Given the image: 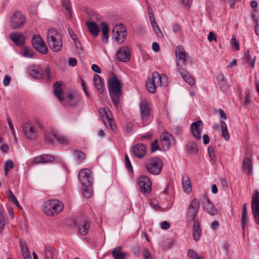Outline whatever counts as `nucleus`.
Listing matches in <instances>:
<instances>
[{
	"instance_id": "nucleus-1",
	"label": "nucleus",
	"mask_w": 259,
	"mask_h": 259,
	"mask_svg": "<svg viewBox=\"0 0 259 259\" xmlns=\"http://www.w3.org/2000/svg\"><path fill=\"white\" fill-rule=\"evenodd\" d=\"M122 84L120 80L113 75L108 80L109 92L112 102L115 106H117L121 93Z\"/></svg>"
},
{
	"instance_id": "nucleus-2",
	"label": "nucleus",
	"mask_w": 259,
	"mask_h": 259,
	"mask_svg": "<svg viewBox=\"0 0 259 259\" xmlns=\"http://www.w3.org/2000/svg\"><path fill=\"white\" fill-rule=\"evenodd\" d=\"M42 208L46 215L56 216L63 210L64 204L58 199H51L44 202Z\"/></svg>"
},
{
	"instance_id": "nucleus-3",
	"label": "nucleus",
	"mask_w": 259,
	"mask_h": 259,
	"mask_svg": "<svg viewBox=\"0 0 259 259\" xmlns=\"http://www.w3.org/2000/svg\"><path fill=\"white\" fill-rule=\"evenodd\" d=\"M47 41L51 49L54 52H59L62 49V41L60 32L56 29L51 28L48 30Z\"/></svg>"
},
{
	"instance_id": "nucleus-4",
	"label": "nucleus",
	"mask_w": 259,
	"mask_h": 259,
	"mask_svg": "<svg viewBox=\"0 0 259 259\" xmlns=\"http://www.w3.org/2000/svg\"><path fill=\"white\" fill-rule=\"evenodd\" d=\"M163 162L158 157H153L149 159L145 163V167L147 170L150 174L154 175H159L162 170Z\"/></svg>"
},
{
	"instance_id": "nucleus-5",
	"label": "nucleus",
	"mask_w": 259,
	"mask_h": 259,
	"mask_svg": "<svg viewBox=\"0 0 259 259\" xmlns=\"http://www.w3.org/2000/svg\"><path fill=\"white\" fill-rule=\"evenodd\" d=\"M176 57V68L178 71H184V67L186 65V58L188 57L184 48L181 46L176 47L175 50Z\"/></svg>"
},
{
	"instance_id": "nucleus-6",
	"label": "nucleus",
	"mask_w": 259,
	"mask_h": 259,
	"mask_svg": "<svg viewBox=\"0 0 259 259\" xmlns=\"http://www.w3.org/2000/svg\"><path fill=\"white\" fill-rule=\"evenodd\" d=\"M112 38L118 43L122 44L127 35L126 28L122 24H116L112 29Z\"/></svg>"
},
{
	"instance_id": "nucleus-7",
	"label": "nucleus",
	"mask_w": 259,
	"mask_h": 259,
	"mask_svg": "<svg viewBox=\"0 0 259 259\" xmlns=\"http://www.w3.org/2000/svg\"><path fill=\"white\" fill-rule=\"evenodd\" d=\"M25 23V17L20 12H16L11 17L10 26L13 29L23 27Z\"/></svg>"
},
{
	"instance_id": "nucleus-8",
	"label": "nucleus",
	"mask_w": 259,
	"mask_h": 259,
	"mask_svg": "<svg viewBox=\"0 0 259 259\" xmlns=\"http://www.w3.org/2000/svg\"><path fill=\"white\" fill-rule=\"evenodd\" d=\"M31 43L33 48L40 53L46 54L48 52V49L39 35H34L32 37Z\"/></svg>"
},
{
	"instance_id": "nucleus-9",
	"label": "nucleus",
	"mask_w": 259,
	"mask_h": 259,
	"mask_svg": "<svg viewBox=\"0 0 259 259\" xmlns=\"http://www.w3.org/2000/svg\"><path fill=\"white\" fill-rule=\"evenodd\" d=\"M199 201L194 199L191 202L188 208L187 218L189 221H196L195 218L199 208Z\"/></svg>"
},
{
	"instance_id": "nucleus-10",
	"label": "nucleus",
	"mask_w": 259,
	"mask_h": 259,
	"mask_svg": "<svg viewBox=\"0 0 259 259\" xmlns=\"http://www.w3.org/2000/svg\"><path fill=\"white\" fill-rule=\"evenodd\" d=\"M251 209L255 222L259 225V193L257 191L252 197Z\"/></svg>"
},
{
	"instance_id": "nucleus-11",
	"label": "nucleus",
	"mask_w": 259,
	"mask_h": 259,
	"mask_svg": "<svg viewBox=\"0 0 259 259\" xmlns=\"http://www.w3.org/2000/svg\"><path fill=\"white\" fill-rule=\"evenodd\" d=\"M23 132L29 139L35 140L37 136V132L34 125L31 122H26L23 126Z\"/></svg>"
},
{
	"instance_id": "nucleus-12",
	"label": "nucleus",
	"mask_w": 259,
	"mask_h": 259,
	"mask_svg": "<svg viewBox=\"0 0 259 259\" xmlns=\"http://www.w3.org/2000/svg\"><path fill=\"white\" fill-rule=\"evenodd\" d=\"M203 127V122L198 120L193 122L190 126V131L193 136L197 140L201 139V133Z\"/></svg>"
},
{
	"instance_id": "nucleus-13",
	"label": "nucleus",
	"mask_w": 259,
	"mask_h": 259,
	"mask_svg": "<svg viewBox=\"0 0 259 259\" xmlns=\"http://www.w3.org/2000/svg\"><path fill=\"white\" fill-rule=\"evenodd\" d=\"M141 191L144 193H149L151 190V182L150 179L146 176H141L138 180Z\"/></svg>"
},
{
	"instance_id": "nucleus-14",
	"label": "nucleus",
	"mask_w": 259,
	"mask_h": 259,
	"mask_svg": "<svg viewBox=\"0 0 259 259\" xmlns=\"http://www.w3.org/2000/svg\"><path fill=\"white\" fill-rule=\"evenodd\" d=\"M151 79L157 87L161 86L165 87L168 83L167 76L165 75H160L157 72L153 73Z\"/></svg>"
},
{
	"instance_id": "nucleus-15",
	"label": "nucleus",
	"mask_w": 259,
	"mask_h": 259,
	"mask_svg": "<svg viewBox=\"0 0 259 259\" xmlns=\"http://www.w3.org/2000/svg\"><path fill=\"white\" fill-rule=\"evenodd\" d=\"M201 201L203 204L204 209L207 213L212 215L217 214V209L215 208L213 204L208 197L203 196L201 199Z\"/></svg>"
},
{
	"instance_id": "nucleus-16",
	"label": "nucleus",
	"mask_w": 259,
	"mask_h": 259,
	"mask_svg": "<svg viewBox=\"0 0 259 259\" xmlns=\"http://www.w3.org/2000/svg\"><path fill=\"white\" fill-rule=\"evenodd\" d=\"M78 178L83 186L88 187L92 185V178L90 176L89 172L86 170H81L79 171Z\"/></svg>"
},
{
	"instance_id": "nucleus-17",
	"label": "nucleus",
	"mask_w": 259,
	"mask_h": 259,
	"mask_svg": "<svg viewBox=\"0 0 259 259\" xmlns=\"http://www.w3.org/2000/svg\"><path fill=\"white\" fill-rule=\"evenodd\" d=\"M117 58L118 60L122 62H127L130 59V49L127 47H123L117 52Z\"/></svg>"
},
{
	"instance_id": "nucleus-18",
	"label": "nucleus",
	"mask_w": 259,
	"mask_h": 259,
	"mask_svg": "<svg viewBox=\"0 0 259 259\" xmlns=\"http://www.w3.org/2000/svg\"><path fill=\"white\" fill-rule=\"evenodd\" d=\"M132 151L136 157L142 158L146 153V148L143 144H137L132 147Z\"/></svg>"
},
{
	"instance_id": "nucleus-19",
	"label": "nucleus",
	"mask_w": 259,
	"mask_h": 259,
	"mask_svg": "<svg viewBox=\"0 0 259 259\" xmlns=\"http://www.w3.org/2000/svg\"><path fill=\"white\" fill-rule=\"evenodd\" d=\"M76 223L78 225V232L82 235H86L90 228V224L85 218H81L76 221Z\"/></svg>"
},
{
	"instance_id": "nucleus-20",
	"label": "nucleus",
	"mask_w": 259,
	"mask_h": 259,
	"mask_svg": "<svg viewBox=\"0 0 259 259\" xmlns=\"http://www.w3.org/2000/svg\"><path fill=\"white\" fill-rule=\"evenodd\" d=\"M160 138L163 149L165 151L168 150L170 147V142L173 139V137L168 133H163L161 135Z\"/></svg>"
},
{
	"instance_id": "nucleus-21",
	"label": "nucleus",
	"mask_w": 259,
	"mask_h": 259,
	"mask_svg": "<svg viewBox=\"0 0 259 259\" xmlns=\"http://www.w3.org/2000/svg\"><path fill=\"white\" fill-rule=\"evenodd\" d=\"M140 109L142 119L143 120L147 119L151 111L148 103L145 101H142L140 104Z\"/></svg>"
},
{
	"instance_id": "nucleus-22",
	"label": "nucleus",
	"mask_w": 259,
	"mask_h": 259,
	"mask_svg": "<svg viewBox=\"0 0 259 259\" xmlns=\"http://www.w3.org/2000/svg\"><path fill=\"white\" fill-rule=\"evenodd\" d=\"M94 83L98 92L100 94H103L105 90L104 82L99 75H94Z\"/></svg>"
},
{
	"instance_id": "nucleus-23",
	"label": "nucleus",
	"mask_w": 259,
	"mask_h": 259,
	"mask_svg": "<svg viewBox=\"0 0 259 259\" xmlns=\"http://www.w3.org/2000/svg\"><path fill=\"white\" fill-rule=\"evenodd\" d=\"M51 135L53 136L61 144H66L70 143L69 139L66 136L63 135L55 130H52Z\"/></svg>"
},
{
	"instance_id": "nucleus-24",
	"label": "nucleus",
	"mask_w": 259,
	"mask_h": 259,
	"mask_svg": "<svg viewBox=\"0 0 259 259\" xmlns=\"http://www.w3.org/2000/svg\"><path fill=\"white\" fill-rule=\"evenodd\" d=\"M54 160V158L51 155H41L35 157L33 163H45L47 162H50Z\"/></svg>"
},
{
	"instance_id": "nucleus-25",
	"label": "nucleus",
	"mask_w": 259,
	"mask_h": 259,
	"mask_svg": "<svg viewBox=\"0 0 259 259\" xmlns=\"http://www.w3.org/2000/svg\"><path fill=\"white\" fill-rule=\"evenodd\" d=\"M10 37L17 45H21L25 42L24 37L20 33H12L10 34Z\"/></svg>"
},
{
	"instance_id": "nucleus-26",
	"label": "nucleus",
	"mask_w": 259,
	"mask_h": 259,
	"mask_svg": "<svg viewBox=\"0 0 259 259\" xmlns=\"http://www.w3.org/2000/svg\"><path fill=\"white\" fill-rule=\"evenodd\" d=\"M29 74L35 78H40L42 77V73L39 66L33 65L29 68Z\"/></svg>"
},
{
	"instance_id": "nucleus-27",
	"label": "nucleus",
	"mask_w": 259,
	"mask_h": 259,
	"mask_svg": "<svg viewBox=\"0 0 259 259\" xmlns=\"http://www.w3.org/2000/svg\"><path fill=\"white\" fill-rule=\"evenodd\" d=\"M178 72L180 73L185 81L188 83L190 85L192 86L195 84V79L185 69H184V71L180 70Z\"/></svg>"
},
{
	"instance_id": "nucleus-28",
	"label": "nucleus",
	"mask_w": 259,
	"mask_h": 259,
	"mask_svg": "<svg viewBox=\"0 0 259 259\" xmlns=\"http://www.w3.org/2000/svg\"><path fill=\"white\" fill-rule=\"evenodd\" d=\"M182 185L184 190L186 193L189 194L191 192V184L188 176L184 175L183 176Z\"/></svg>"
},
{
	"instance_id": "nucleus-29",
	"label": "nucleus",
	"mask_w": 259,
	"mask_h": 259,
	"mask_svg": "<svg viewBox=\"0 0 259 259\" xmlns=\"http://www.w3.org/2000/svg\"><path fill=\"white\" fill-rule=\"evenodd\" d=\"M20 245L22 254L24 259H31L30 252L28 248L26 243L22 240H20Z\"/></svg>"
},
{
	"instance_id": "nucleus-30",
	"label": "nucleus",
	"mask_w": 259,
	"mask_h": 259,
	"mask_svg": "<svg viewBox=\"0 0 259 259\" xmlns=\"http://www.w3.org/2000/svg\"><path fill=\"white\" fill-rule=\"evenodd\" d=\"M66 100L70 106L74 107L78 104L80 98L77 95L69 94L66 97Z\"/></svg>"
},
{
	"instance_id": "nucleus-31",
	"label": "nucleus",
	"mask_w": 259,
	"mask_h": 259,
	"mask_svg": "<svg viewBox=\"0 0 259 259\" xmlns=\"http://www.w3.org/2000/svg\"><path fill=\"white\" fill-rule=\"evenodd\" d=\"M54 93L60 101L63 100L64 98L61 96L63 93V89L62 84L60 82L57 81L54 84Z\"/></svg>"
},
{
	"instance_id": "nucleus-32",
	"label": "nucleus",
	"mask_w": 259,
	"mask_h": 259,
	"mask_svg": "<svg viewBox=\"0 0 259 259\" xmlns=\"http://www.w3.org/2000/svg\"><path fill=\"white\" fill-rule=\"evenodd\" d=\"M87 25L91 33L95 37L97 36L100 31L97 24L95 22L88 21L87 22Z\"/></svg>"
},
{
	"instance_id": "nucleus-33",
	"label": "nucleus",
	"mask_w": 259,
	"mask_h": 259,
	"mask_svg": "<svg viewBox=\"0 0 259 259\" xmlns=\"http://www.w3.org/2000/svg\"><path fill=\"white\" fill-rule=\"evenodd\" d=\"M101 30L103 33L102 35V40L105 44H106L108 40V32H109V26L105 22H102L101 23Z\"/></svg>"
},
{
	"instance_id": "nucleus-34",
	"label": "nucleus",
	"mask_w": 259,
	"mask_h": 259,
	"mask_svg": "<svg viewBox=\"0 0 259 259\" xmlns=\"http://www.w3.org/2000/svg\"><path fill=\"white\" fill-rule=\"evenodd\" d=\"M122 248L121 246H118L112 250V254L115 259H125L126 253L121 251Z\"/></svg>"
},
{
	"instance_id": "nucleus-35",
	"label": "nucleus",
	"mask_w": 259,
	"mask_h": 259,
	"mask_svg": "<svg viewBox=\"0 0 259 259\" xmlns=\"http://www.w3.org/2000/svg\"><path fill=\"white\" fill-rule=\"evenodd\" d=\"M201 232L198 222L194 221L193 236L195 241H198L200 239Z\"/></svg>"
},
{
	"instance_id": "nucleus-36",
	"label": "nucleus",
	"mask_w": 259,
	"mask_h": 259,
	"mask_svg": "<svg viewBox=\"0 0 259 259\" xmlns=\"http://www.w3.org/2000/svg\"><path fill=\"white\" fill-rule=\"evenodd\" d=\"M186 150L188 153L192 155H197L198 151L196 143L193 142H190L187 144Z\"/></svg>"
},
{
	"instance_id": "nucleus-37",
	"label": "nucleus",
	"mask_w": 259,
	"mask_h": 259,
	"mask_svg": "<svg viewBox=\"0 0 259 259\" xmlns=\"http://www.w3.org/2000/svg\"><path fill=\"white\" fill-rule=\"evenodd\" d=\"M217 79L219 84L223 91H226L228 89L227 81L224 75L222 73H219L217 76Z\"/></svg>"
},
{
	"instance_id": "nucleus-38",
	"label": "nucleus",
	"mask_w": 259,
	"mask_h": 259,
	"mask_svg": "<svg viewBox=\"0 0 259 259\" xmlns=\"http://www.w3.org/2000/svg\"><path fill=\"white\" fill-rule=\"evenodd\" d=\"M243 168L247 171L248 175L252 174V165L250 158L245 157L243 161Z\"/></svg>"
},
{
	"instance_id": "nucleus-39",
	"label": "nucleus",
	"mask_w": 259,
	"mask_h": 259,
	"mask_svg": "<svg viewBox=\"0 0 259 259\" xmlns=\"http://www.w3.org/2000/svg\"><path fill=\"white\" fill-rule=\"evenodd\" d=\"M221 126L222 128V135L226 141H228L230 138V135L227 131V124L225 122L222 121L221 122Z\"/></svg>"
},
{
	"instance_id": "nucleus-40",
	"label": "nucleus",
	"mask_w": 259,
	"mask_h": 259,
	"mask_svg": "<svg viewBox=\"0 0 259 259\" xmlns=\"http://www.w3.org/2000/svg\"><path fill=\"white\" fill-rule=\"evenodd\" d=\"M103 121L107 128H111L114 131L115 124L113 120L111 118L110 115H107L106 119H103Z\"/></svg>"
},
{
	"instance_id": "nucleus-41",
	"label": "nucleus",
	"mask_w": 259,
	"mask_h": 259,
	"mask_svg": "<svg viewBox=\"0 0 259 259\" xmlns=\"http://www.w3.org/2000/svg\"><path fill=\"white\" fill-rule=\"evenodd\" d=\"M153 28V31H154L155 34L158 37L161 38L163 37L162 33L161 32L160 29H159L157 23L156 21L150 23Z\"/></svg>"
},
{
	"instance_id": "nucleus-42",
	"label": "nucleus",
	"mask_w": 259,
	"mask_h": 259,
	"mask_svg": "<svg viewBox=\"0 0 259 259\" xmlns=\"http://www.w3.org/2000/svg\"><path fill=\"white\" fill-rule=\"evenodd\" d=\"M146 87L148 91L151 93H154L156 91L157 86L155 84L151 79H149L146 83Z\"/></svg>"
},
{
	"instance_id": "nucleus-43",
	"label": "nucleus",
	"mask_w": 259,
	"mask_h": 259,
	"mask_svg": "<svg viewBox=\"0 0 259 259\" xmlns=\"http://www.w3.org/2000/svg\"><path fill=\"white\" fill-rule=\"evenodd\" d=\"M8 196L10 199H11L14 203L17 206V207L19 209H22L21 206L19 204V203L17 199V198L15 196L11 190H9L8 191Z\"/></svg>"
},
{
	"instance_id": "nucleus-44",
	"label": "nucleus",
	"mask_w": 259,
	"mask_h": 259,
	"mask_svg": "<svg viewBox=\"0 0 259 259\" xmlns=\"http://www.w3.org/2000/svg\"><path fill=\"white\" fill-rule=\"evenodd\" d=\"M62 5L66 9V11L68 14L69 16V17L71 18L72 14H71V4L69 0H63L62 1Z\"/></svg>"
},
{
	"instance_id": "nucleus-45",
	"label": "nucleus",
	"mask_w": 259,
	"mask_h": 259,
	"mask_svg": "<svg viewBox=\"0 0 259 259\" xmlns=\"http://www.w3.org/2000/svg\"><path fill=\"white\" fill-rule=\"evenodd\" d=\"M187 256L190 259H203L202 257L199 256L197 253L193 249L188 250Z\"/></svg>"
},
{
	"instance_id": "nucleus-46",
	"label": "nucleus",
	"mask_w": 259,
	"mask_h": 259,
	"mask_svg": "<svg viewBox=\"0 0 259 259\" xmlns=\"http://www.w3.org/2000/svg\"><path fill=\"white\" fill-rule=\"evenodd\" d=\"M14 167L13 162L11 160H7L5 164V175L7 176L9 170Z\"/></svg>"
},
{
	"instance_id": "nucleus-47",
	"label": "nucleus",
	"mask_w": 259,
	"mask_h": 259,
	"mask_svg": "<svg viewBox=\"0 0 259 259\" xmlns=\"http://www.w3.org/2000/svg\"><path fill=\"white\" fill-rule=\"evenodd\" d=\"M45 259H54V251L52 248L47 247L45 251Z\"/></svg>"
},
{
	"instance_id": "nucleus-48",
	"label": "nucleus",
	"mask_w": 259,
	"mask_h": 259,
	"mask_svg": "<svg viewBox=\"0 0 259 259\" xmlns=\"http://www.w3.org/2000/svg\"><path fill=\"white\" fill-rule=\"evenodd\" d=\"M22 55L24 57L31 58L33 57L34 53L31 49L25 48L23 50Z\"/></svg>"
},
{
	"instance_id": "nucleus-49",
	"label": "nucleus",
	"mask_w": 259,
	"mask_h": 259,
	"mask_svg": "<svg viewBox=\"0 0 259 259\" xmlns=\"http://www.w3.org/2000/svg\"><path fill=\"white\" fill-rule=\"evenodd\" d=\"M74 156H75L77 160L79 161H82L85 158L84 153L79 150H75L74 152Z\"/></svg>"
},
{
	"instance_id": "nucleus-50",
	"label": "nucleus",
	"mask_w": 259,
	"mask_h": 259,
	"mask_svg": "<svg viewBox=\"0 0 259 259\" xmlns=\"http://www.w3.org/2000/svg\"><path fill=\"white\" fill-rule=\"evenodd\" d=\"M44 140H45V142L53 145V142L52 139L51 138V137L50 136L49 133H48L47 131H44Z\"/></svg>"
},
{
	"instance_id": "nucleus-51",
	"label": "nucleus",
	"mask_w": 259,
	"mask_h": 259,
	"mask_svg": "<svg viewBox=\"0 0 259 259\" xmlns=\"http://www.w3.org/2000/svg\"><path fill=\"white\" fill-rule=\"evenodd\" d=\"M248 221V213H242L241 224H242V229H244L245 223L247 222Z\"/></svg>"
},
{
	"instance_id": "nucleus-52",
	"label": "nucleus",
	"mask_w": 259,
	"mask_h": 259,
	"mask_svg": "<svg viewBox=\"0 0 259 259\" xmlns=\"http://www.w3.org/2000/svg\"><path fill=\"white\" fill-rule=\"evenodd\" d=\"M5 218L3 214L0 212V233H2L5 226Z\"/></svg>"
},
{
	"instance_id": "nucleus-53",
	"label": "nucleus",
	"mask_w": 259,
	"mask_h": 259,
	"mask_svg": "<svg viewBox=\"0 0 259 259\" xmlns=\"http://www.w3.org/2000/svg\"><path fill=\"white\" fill-rule=\"evenodd\" d=\"M100 114L102 116L103 119H106L107 115H110L109 111H107L105 109L101 108L99 109Z\"/></svg>"
},
{
	"instance_id": "nucleus-54",
	"label": "nucleus",
	"mask_w": 259,
	"mask_h": 259,
	"mask_svg": "<svg viewBox=\"0 0 259 259\" xmlns=\"http://www.w3.org/2000/svg\"><path fill=\"white\" fill-rule=\"evenodd\" d=\"M0 149L4 152H7L9 149V147L5 144L3 141L2 138L0 137Z\"/></svg>"
},
{
	"instance_id": "nucleus-55",
	"label": "nucleus",
	"mask_w": 259,
	"mask_h": 259,
	"mask_svg": "<svg viewBox=\"0 0 259 259\" xmlns=\"http://www.w3.org/2000/svg\"><path fill=\"white\" fill-rule=\"evenodd\" d=\"M157 150H160V148L158 145V140L156 139L151 144V151L154 152Z\"/></svg>"
},
{
	"instance_id": "nucleus-56",
	"label": "nucleus",
	"mask_w": 259,
	"mask_h": 259,
	"mask_svg": "<svg viewBox=\"0 0 259 259\" xmlns=\"http://www.w3.org/2000/svg\"><path fill=\"white\" fill-rule=\"evenodd\" d=\"M208 152L209 156L210 159L212 161H214L215 158V155L214 153V149L211 147H209L208 149Z\"/></svg>"
},
{
	"instance_id": "nucleus-57",
	"label": "nucleus",
	"mask_w": 259,
	"mask_h": 259,
	"mask_svg": "<svg viewBox=\"0 0 259 259\" xmlns=\"http://www.w3.org/2000/svg\"><path fill=\"white\" fill-rule=\"evenodd\" d=\"M125 164L128 170L132 169V164L127 154L125 156Z\"/></svg>"
},
{
	"instance_id": "nucleus-58",
	"label": "nucleus",
	"mask_w": 259,
	"mask_h": 259,
	"mask_svg": "<svg viewBox=\"0 0 259 259\" xmlns=\"http://www.w3.org/2000/svg\"><path fill=\"white\" fill-rule=\"evenodd\" d=\"M172 31L174 33L177 34L181 32V27L178 24H174L172 27Z\"/></svg>"
},
{
	"instance_id": "nucleus-59",
	"label": "nucleus",
	"mask_w": 259,
	"mask_h": 259,
	"mask_svg": "<svg viewBox=\"0 0 259 259\" xmlns=\"http://www.w3.org/2000/svg\"><path fill=\"white\" fill-rule=\"evenodd\" d=\"M245 99L244 101V104L245 105H248L250 102V95L249 92H246L245 93Z\"/></svg>"
},
{
	"instance_id": "nucleus-60",
	"label": "nucleus",
	"mask_w": 259,
	"mask_h": 259,
	"mask_svg": "<svg viewBox=\"0 0 259 259\" xmlns=\"http://www.w3.org/2000/svg\"><path fill=\"white\" fill-rule=\"evenodd\" d=\"M207 39L210 42L213 40L217 41V36L213 32L210 31L208 35Z\"/></svg>"
},
{
	"instance_id": "nucleus-61",
	"label": "nucleus",
	"mask_w": 259,
	"mask_h": 259,
	"mask_svg": "<svg viewBox=\"0 0 259 259\" xmlns=\"http://www.w3.org/2000/svg\"><path fill=\"white\" fill-rule=\"evenodd\" d=\"M143 254L144 259H152L150 253L148 249H145L143 251Z\"/></svg>"
},
{
	"instance_id": "nucleus-62",
	"label": "nucleus",
	"mask_w": 259,
	"mask_h": 259,
	"mask_svg": "<svg viewBox=\"0 0 259 259\" xmlns=\"http://www.w3.org/2000/svg\"><path fill=\"white\" fill-rule=\"evenodd\" d=\"M231 43L232 45H233L235 47V48L237 50H239V45L238 43L237 42L236 39L235 37H233L231 39Z\"/></svg>"
},
{
	"instance_id": "nucleus-63",
	"label": "nucleus",
	"mask_w": 259,
	"mask_h": 259,
	"mask_svg": "<svg viewBox=\"0 0 259 259\" xmlns=\"http://www.w3.org/2000/svg\"><path fill=\"white\" fill-rule=\"evenodd\" d=\"M7 122L9 124V127L13 133V135L15 136V131H14V127L13 126V125L12 124V121L10 118H7Z\"/></svg>"
},
{
	"instance_id": "nucleus-64",
	"label": "nucleus",
	"mask_w": 259,
	"mask_h": 259,
	"mask_svg": "<svg viewBox=\"0 0 259 259\" xmlns=\"http://www.w3.org/2000/svg\"><path fill=\"white\" fill-rule=\"evenodd\" d=\"M92 69L95 72L100 73H101V70L100 67L96 64H93L92 66Z\"/></svg>"
}]
</instances>
